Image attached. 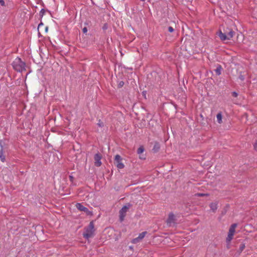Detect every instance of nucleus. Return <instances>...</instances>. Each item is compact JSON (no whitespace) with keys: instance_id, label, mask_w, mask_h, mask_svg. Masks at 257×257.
<instances>
[{"instance_id":"10","label":"nucleus","mask_w":257,"mask_h":257,"mask_svg":"<svg viewBox=\"0 0 257 257\" xmlns=\"http://www.w3.org/2000/svg\"><path fill=\"white\" fill-rule=\"evenodd\" d=\"M147 233V231H144L140 233L137 237L134 238L132 240V243L136 244L140 242L142 239H143L144 238Z\"/></svg>"},{"instance_id":"26","label":"nucleus","mask_w":257,"mask_h":257,"mask_svg":"<svg viewBox=\"0 0 257 257\" xmlns=\"http://www.w3.org/2000/svg\"><path fill=\"white\" fill-rule=\"evenodd\" d=\"M239 78L241 80H244V78L243 76H242V75H240V76H239Z\"/></svg>"},{"instance_id":"25","label":"nucleus","mask_w":257,"mask_h":257,"mask_svg":"<svg viewBox=\"0 0 257 257\" xmlns=\"http://www.w3.org/2000/svg\"><path fill=\"white\" fill-rule=\"evenodd\" d=\"M82 31H83V32L84 33H86V32H87V28H86V27H84V28L83 29Z\"/></svg>"},{"instance_id":"18","label":"nucleus","mask_w":257,"mask_h":257,"mask_svg":"<svg viewBox=\"0 0 257 257\" xmlns=\"http://www.w3.org/2000/svg\"><path fill=\"white\" fill-rule=\"evenodd\" d=\"M97 125L99 127H102L104 125L103 122L101 121L100 120H99L98 122L97 123Z\"/></svg>"},{"instance_id":"16","label":"nucleus","mask_w":257,"mask_h":257,"mask_svg":"<svg viewBox=\"0 0 257 257\" xmlns=\"http://www.w3.org/2000/svg\"><path fill=\"white\" fill-rule=\"evenodd\" d=\"M144 151H145V149H144V147L143 146H141L138 148V149L137 150V153L138 154H141L143 153L144 152Z\"/></svg>"},{"instance_id":"17","label":"nucleus","mask_w":257,"mask_h":257,"mask_svg":"<svg viewBox=\"0 0 257 257\" xmlns=\"http://www.w3.org/2000/svg\"><path fill=\"white\" fill-rule=\"evenodd\" d=\"M245 248V244L244 243H241L238 249V252L240 253Z\"/></svg>"},{"instance_id":"13","label":"nucleus","mask_w":257,"mask_h":257,"mask_svg":"<svg viewBox=\"0 0 257 257\" xmlns=\"http://www.w3.org/2000/svg\"><path fill=\"white\" fill-rule=\"evenodd\" d=\"M221 70H222L221 66L220 65H218L214 71L217 75H220L221 73Z\"/></svg>"},{"instance_id":"24","label":"nucleus","mask_w":257,"mask_h":257,"mask_svg":"<svg viewBox=\"0 0 257 257\" xmlns=\"http://www.w3.org/2000/svg\"><path fill=\"white\" fill-rule=\"evenodd\" d=\"M102 29H103V30H104L107 29V25L106 24H105L103 26V27H102Z\"/></svg>"},{"instance_id":"5","label":"nucleus","mask_w":257,"mask_h":257,"mask_svg":"<svg viewBox=\"0 0 257 257\" xmlns=\"http://www.w3.org/2000/svg\"><path fill=\"white\" fill-rule=\"evenodd\" d=\"M237 226V224L233 223L232 224L229 228V231L228 233V235L226 238V242L227 243H229L230 241L232 240L233 236L234 235L235 232V229L236 227Z\"/></svg>"},{"instance_id":"4","label":"nucleus","mask_w":257,"mask_h":257,"mask_svg":"<svg viewBox=\"0 0 257 257\" xmlns=\"http://www.w3.org/2000/svg\"><path fill=\"white\" fill-rule=\"evenodd\" d=\"M131 206V205L130 203H128L127 205H124L122 207V208L119 210V221L121 222L124 220V217L126 216V213Z\"/></svg>"},{"instance_id":"31","label":"nucleus","mask_w":257,"mask_h":257,"mask_svg":"<svg viewBox=\"0 0 257 257\" xmlns=\"http://www.w3.org/2000/svg\"><path fill=\"white\" fill-rule=\"evenodd\" d=\"M140 1L142 2H144V1H145L146 0H140Z\"/></svg>"},{"instance_id":"2","label":"nucleus","mask_w":257,"mask_h":257,"mask_svg":"<svg viewBox=\"0 0 257 257\" xmlns=\"http://www.w3.org/2000/svg\"><path fill=\"white\" fill-rule=\"evenodd\" d=\"M13 67L15 70L22 72L25 70V63L20 58L17 57L13 62Z\"/></svg>"},{"instance_id":"20","label":"nucleus","mask_w":257,"mask_h":257,"mask_svg":"<svg viewBox=\"0 0 257 257\" xmlns=\"http://www.w3.org/2000/svg\"><path fill=\"white\" fill-rule=\"evenodd\" d=\"M124 84V82H123V81H120V82H119V83H118V87H119V88L122 87L123 86Z\"/></svg>"},{"instance_id":"27","label":"nucleus","mask_w":257,"mask_h":257,"mask_svg":"<svg viewBox=\"0 0 257 257\" xmlns=\"http://www.w3.org/2000/svg\"><path fill=\"white\" fill-rule=\"evenodd\" d=\"M35 1L37 2V3L38 4H41V2H42L41 0H35Z\"/></svg>"},{"instance_id":"15","label":"nucleus","mask_w":257,"mask_h":257,"mask_svg":"<svg viewBox=\"0 0 257 257\" xmlns=\"http://www.w3.org/2000/svg\"><path fill=\"white\" fill-rule=\"evenodd\" d=\"M216 118H217V122L219 123H221L222 121V114H221V112H218L216 115Z\"/></svg>"},{"instance_id":"29","label":"nucleus","mask_w":257,"mask_h":257,"mask_svg":"<svg viewBox=\"0 0 257 257\" xmlns=\"http://www.w3.org/2000/svg\"><path fill=\"white\" fill-rule=\"evenodd\" d=\"M28 2V0H24V3L26 4Z\"/></svg>"},{"instance_id":"12","label":"nucleus","mask_w":257,"mask_h":257,"mask_svg":"<svg viewBox=\"0 0 257 257\" xmlns=\"http://www.w3.org/2000/svg\"><path fill=\"white\" fill-rule=\"evenodd\" d=\"M209 206L211 208V210L213 212H215L217 209V203H215V202L211 203Z\"/></svg>"},{"instance_id":"23","label":"nucleus","mask_w":257,"mask_h":257,"mask_svg":"<svg viewBox=\"0 0 257 257\" xmlns=\"http://www.w3.org/2000/svg\"><path fill=\"white\" fill-rule=\"evenodd\" d=\"M0 4L2 6H4L5 5V3L4 0H0Z\"/></svg>"},{"instance_id":"11","label":"nucleus","mask_w":257,"mask_h":257,"mask_svg":"<svg viewBox=\"0 0 257 257\" xmlns=\"http://www.w3.org/2000/svg\"><path fill=\"white\" fill-rule=\"evenodd\" d=\"M0 146H1V150H0V159L3 162H4L5 161V156L4 155L3 152V147L2 146V141H0Z\"/></svg>"},{"instance_id":"1","label":"nucleus","mask_w":257,"mask_h":257,"mask_svg":"<svg viewBox=\"0 0 257 257\" xmlns=\"http://www.w3.org/2000/svg\"><path fill=\"white\" fill-rule=\"evenodd\" d=\"M224 32L221 31L219 32L218 36L222 41L230 40L234 36L235 32L231 29L227 28L224 29Z\"/></svg>"},{"instance_id":"19","label":"nucleus","mask_w":257,"mask_h":257,"mask_svg":"<svg viewBox=\"0 0 257 257\" xmlns=\"http://www.w3.org/2000/svg\"><path fill=\"white\" fill-rule=\"evenodd\" d=\"M45 12V11L44 9H42L40 12V15L41 16H43Z\"/></svg>"},{"instance_id":"22","label":"nucleus","mask_w":257,"mask_h":257,"mask_svg":"<svg viewBox=\"0 0 257 257\" xmlns=\"http://www.w3.org/2000/svg\"><path fill=\"white\" fill-rule=\"evenodd\" d=\"M168 31L170 32H173L174 31V29L172 27H169L168 28Z\"/></svg>"},{"instance_id":"30","label":"nucleus","mask_w":257,"mask_h":257,"mask_svg":"<svg viewBox=\"0 0 257 257\" xmlns=\"http://www.w3.org/2000/svg\"><path fill=\"white\" fill-rule=\"evenodd\" d=\"M43 25V24L42 23H41L39 25H38V29L41 26H42Z\"/></svg>"},{"instance_id":"6","label":"nucleus","mask_w":257,"mask_h":257,"mask_svg":"<svg viewBox=\"0 0 257 257\" xmlns=\"http://www.w3.org/2000/svg\"><path fill=\"white\" fill-rule=\"evenodd\" d=\"M122 158L119 155H116L114 157V163L119 169H123L124 167V164L122 163Z\"/></svg>"},{"instance_id":"8","label":"nucleus","mask_w":257,"mask_h":257,"mask_svg":"<svg viewBox=\"0 0 257 257\" xmlns=\"http://www.w3.org/2000/svg\"><path fill=\"white\" fill-rule=\"evenodd\" d=\"M175 216L173 213H170L169 214L168 218L167 220V225L169 226H172L175 225Z\"/></svg>"},{"instance_id":"7","label":"nucleus","mask_w":257,"mask_h":257,"mask_svg":"<svg viewBox=\"0 0 257 257\" xmlns=\"http://www.w3.org/2000/svg\"><path fill=\"white\" fill-rule=\"evenodd\" d=\"M76 207L78 210L85 212L87 215L91 216L93 214L91 211L89 210L87 208L84 207L80 203H76Z\"/></svg>"},{"instance_id":"3","label":"nucleus","mask_w":257,"mask_h":257,"mask_svg":"<svg viewBox=\"0 0 257 257\" xmlns=\"http://www.w3.org/2000/svg\"><path fill=\"white\" fill-rule=\"evenodd\" d=\"M94 223L92 221H91L89 225L85 229V231L83 233V237L87 239L92 237L94 232Z\"/></svg>"},{"instance_id":"9","label":"nucleus","mask_w":257,"mask_h":257,"mask_svg":"<svg viewBox=\"0 0 257 257\" xmlns=\"http://www.w3.org/2000/svg\"><path fill=\"white\" fill-rule=\"evenodd\" d=\"M102 158L101 155L99 153H97L94 155V165L96 167H100L102 163L101 162V160Z\"/></svg>"},{"instance_id":"21","label":"nucleus","mask_w":257,"mask_h":257,"mask_svg":"<svg viewBox=\"0 0 257 257\" xmlns=\"http://www.w3.org/2000/svg\"><path fill=\"white\" fill-rule=\"evenodd\" d=\"M232 95L234 97H236L238 96V93L235 91H233L232 92Z\"/></svg>"},{"instance_id":"14","label":"nucleus","mask_w":257,"mask_h":257,"mask_svg":"<svg viewBox=\"0 0 257 257\" xmlns=\"http://www.w3.org/2000/svg\"><path fill=\"white\" fill-rule=\"evenodd\" d=\"M160 144L158 143H157V142L155 143V144H154L153 150L155 152H158L160 150Z\"/></svg>"},{"instance_id":"28","label":"nucleus","mask_w":257,"mask_h":257,"mask_svg":"<svg viewBox=\"0 0 257 257\" xmlns=\"http://www.w3.org/2000/svg\"><path fill=\"white\" fill-rule=\"evenodd\" d=\"M198 196H205V194H203V193H199V194H198Z\"/></svg>"}]
</instances>
